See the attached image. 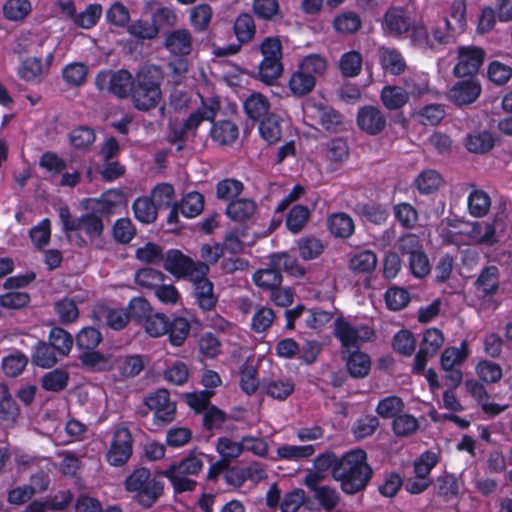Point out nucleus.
<instances>
[{"label": "nucleus", "mask_w": 512, "mask_h": 512, "mask_svg": "<svg viewBox=\"0 0 512 512\" xmlns=\"http://www.w3.org/2000/svg\"><path fill=\"white\" fill-rule=\"evenodd\" d=\"M364 450L355 449L344 454L334 466L332 476L341 483L346 494H355L363 490L372 476Z\"/></svg>", "instance_id": "nucleus-1"}, {"label": "nucleus", "mask_w": 512, "mask_h": 512, "mask_svg": "<svg viewBox=\"0 0 512 512\" xmlns=\"http://www.w3.org/2000/svg\"><path fill=\"white\" fill-rule=\"evenodd\" d=\"M163 75L156 66H145L136 75L131 93L133 106L140 111H150L162 101Z\"/></svg>", "instance_id": "nucleus-2"}, {"label": "nucleus", "mask_w": 512, "mask_h": 512, "mask_svg": "<svg viewBox=\"0 0 512 512\" xmlns=\"http://www.w3.org/2000/svg\"><path fill=\"white\" fill-rule=\"evenodd\" d=\"M205 458L208 456L193 449L180 461L172 463L167 469L160 471L159 475L169 480L175 493L194 491L197 482L190 477L201 473Z\"/></svg>", "instance_id": "nucleus-3"}, {"label": "nucleus", "mask_w": 512, "mask_h": 512, "mask_svg": "<svg viewBox=\"0 0 512 512\" xmlns=\"http://www.w3.org/2000/svg\"><path fill=\"white\" fill-rule=\"evenodd\" d=\"M124 488L144 508L152 507L164 493V483L145 467L134 469L125 479Z\"/></svg>", "instance_id": "nucleus-4"}, {"label": "nucleus", "mask_w": 512, "mask_h": 512, "mask_svg": "<svg viewBox=\"0 0 512 512\" xmlns=\"http://www.w3.org/2000/svg\"><path fill=\"white\" fill-rule=\"evenodd\" d=\"M450 231L449 240L457 245L492 246L498 241L494 223L487 221L472 222L462 228Z\"/></svg>", "instance_id": "nucleus-5"}, {"label": "nucleus", "mask_w": 512, "mask_h": 512, "mask_svg": "<svg viewBox=\"0 0 512 512\" xmlns=\"http://www.w3.org/2000/svg\"><path fill=\"white\" fill-rule=\"evenodd\" d=\"M164 268L174 276L193 278L207 275L209 266L199 261H193L179 250H170L164 259Z\"/></svg>", "instance_id": "nucleus-6"}, {"label": "nucleus", "mask_w": 512, "mask_h": 512, "mask_svg": "<svg viewBox=\"0 0 512 512\" xmlns=\"http://www.w3.org/2000/svg\"><path fill=\"white\" fill-rule=\"evenodd\" d=\"M95 83L99 90L110 92L120 98L132 93L134 86L132 75L126 70L101 71Z\"/></svg>", "instance_id": "nucleus-7"}, {"label": "nucleus", "mask_w": 512, "mask_h": 512, "mask_svg": "<svg viewBox=\"0 0 512 512\" xmlns=\"http://www.w3.org/2000/svg\"><path fill=\"white\" fill-rule=\"evenodd\" d=\"M132 445L133 439L130 430L126 427L116 428L106 453V461L114 467L123 466L132 455Z\"/></svg>", "instance_id": "nucleus-8"}, {"label": "nucleus", "mask_w": 512, "mask_h": 512, "mask_svg": "<svg viewBox=\"0 0 512 512\" xmlns=\"http://www.w3.org/2000/svg\"><path fill=\"white\" fill-rule=\"evenodd\" d=\"M335 337L347 351L357 350L362 342L372 337V331L366 326H354L344 318H337L334 322Z\"/></svg>", "instance_id": "nucleus-9"}, {"label": "nucleus", "mask_w": 512, "mask_h": 512, "mask_svg": "<svg viewBox=\"0 0 512 512\" xmlns=\"http://www.w3.org/2000/svg\"><path fill=\"white\" fill-rule=\"evenodd\" d=\"M54 60L52 52L45 58L30 56L23 59L18 68L17 74L25 82L40 83L48 74Z\"/></svg>", "instance_id": "nucleus-10"}, {"label": "nucleus", "mask_w": 512, "mask_h": 512, "mask_svg": "<svg viewBox=\"0 0 512 512\" xmlns=\"http://www.w3.org/2000/svg\"><path fill=\"white\" fill-rule=\"evenodd\" d=\"M145 404L154 414L157 424H168L172 422L176 414V404L170 399L166 389H158L145 398Z\"/></svg>", "instance_id": "nucleus-11"}, {"label": "nucleus", "mask_w": 512, "mask_h": 512, "mask_svg": "<svg viewBox=\"0 0 512 512\" xmlns=\"http://www.w3.org/2000/svg\"><path fill=\"white\" fill-rule=\"evenodd\" d=\"M449 25V21L444 20V28L435 27L431 29V32H428L422 23L413 22L410 28V38L414 45L421 49H435L445 42Z\"/></svg>", "instance_id": "nucleus-12"}, {"label": "nucleus", "mask_w": 512, "mask_h": 512, "mask_svg": "<svg viewBox=\"0 0 512 512\" xmlns=\"http://www.w3.org/2000/svg\"><path fill=\"white\" fill-rule=\"evenodd\" d=\"M485 57L483 49L475 46H462L458 49V62L453 68L456 77L471 76L481 67Z\"/></svg>", "instance_id": "nucleus-13"}, {"label": "nucleus", "mask_w": 512, "mask_h": 512, "mask_svg": "<svg viewBox=\"0 0 512 512\" xmlns=\"http://www.w3.org/2000/svg\"><path fill=\"white\" fill-rule=\"evenodd\" d=\"M260 389L268 397L284 401L294 392L295 382L288 375H270L262 379Z\"/></svg>", "instance_id": "nucleus-14"}, {"label": "nucleus", "mask_w": 512, "mask_h": 512, "mask_svg": "<svg viewBox=\"0 0 512 512\" xmlns=\"http://www.w3.org/2000/svg\"><path fill=\"white\" fill-rule=\"evenodd\" d=\"M93 201L97 205L96 210L98 213L110 215L125 209L128 204V197L121 189H110Z\"/></svg>", "instance_id": "nucleus-15"}, {"label": "nucleus", "mask_w": 512, "mask_h": 512, "mask_svg": "<svg viewBox=\"0 0 512 512\" xmlns=\"http://www.w3.org/2000/svg\"><path fill=\"white\" fill-rule=\"evenodd\" d=\"M413 24L407 12L398 7H391L384 15L383 29L390 35H402L410 31Z\"/></svg>", "instance_id": "nucleus-16"}, {"label": "nucleus", "mask_w": 512, "mask_h": 512, "mask_svg": "<svg viewBox=\"0 0 512 512\" xmlns=\"http://www.w3.org/2000/svg\"><path fill=\"white\" fill-rule=\"evenodd\" d=\"M480 93V84L474 79H467L455 83L448 92V98L457 105H467L474 102Z\"/></svg>", "instance_id": "nucleus-17"}, {"label": "nucleus", "mask_w": 512, "mask_h": 512, "mask_svg": "<svg viewBox=\"0 0 512 512\" xmlns=\"http://www.w3.org/2000/svg\"><path fill=\"white\" fill-rule=\"evenodd\" d=\"M193 39L187 29H176L169 32L164 47L174 56H186L192 51Z\"/></svg>", "instance_id": "nucleus-18"}, {"label": "nucleus", "mask_w": 512, "mask_h": 512, "mask_svg": "<svg viewBox=\"0 0 512 512\" xmlns=\"http://www.w3.org/2000/svg\"><path fill=\"white\" fill-rule=\"evenodd\" d=\"M357 122L359 127L370 135L378 134L386 125L383 113L373 106H366L360 109L357 115Z\"/></svg>", "instance_id": "nucleus-19"}, {"label": "nucleus", "mask_w": 512, "mask_h": 512, "mask_svg": "<svg viewBox=\"0 0 512 512\" xmlns=\"http://www.w3.org/2000/svg\"><path fill=\"white\" fill-rule=\"evenodd\" d=\"M194 284V297L198 306L204 311L212 310L217 303V296L214 294L213 284L206 278V275L190 279Z\"/></svg>", "instance_id": "nucleus-20"}, {"label": "nucleus", "mask_w": 512, "mask_h": 512, "mask_svg": "<svg viewBox=\"0 0 512 512\" xmlns=\"http://www.w3.org/2000/svg\"><path fill=\"white\" fill-rule=\"evenodd\" d=\"M220 109L219 100L216 97H209L202 100V106L191 113L185 121L186 130H196L203 121H213Z\"/></svg>", "instance_id": "nucleus-21"}, {"label": "nucleus", "mask_w": 512, "mask_h": 512, "mask_svg": "<svg viewBox=\"0 0 512 512\" xmlns=\"http://www.w3.org/2000/svg\"><path fill=\"white\" fill-rule=\"evenodd\" d=\"M288 126V122L274 114L268 115L262 119L259 124V133L268 144L279 142L283 136V130Z\"/></svg>", "instance_id": "nucleus-22"}, {"label": "nucleus", "mask_w": 512, "mask_h": 512, "mask_svg": "<svg viewBox=\"0 0 512 512\" xmlns=\"http://www.w3.org/2000/svg\"><path fill=\"white\" fill-rule=\"evenodd\" d=\"M256 203L250 198H238L229 202L226 207L227 216L239 223H246L256 213Z\"/></svg>", "instance_id": "nucleus-23"}, {"label": "nucleus", "mask_w": 512, "mask_h": 512, "mask_svg": "<svg viewBox=\"0 0 512 512\" xmlns=\"http://www.w3.org/2000/svg\"><path fill=\"white\" fill-rule=\"evenodd\" d=\"M243 108L249 119L259 120L268 115L270 102L265 95L259 92H252L243 101Z\"/></svg>", "instance_id": "nucleus-24"}, {"label": "nucleus", "mask_w": 512, "mask_h": 512, "mask_svg": "<svg viewBox=\"0 0 512 512\" xmlns=\"http://www.w3.org/2000/svg\"><path fill=\"white\" fill-rule=\"evenodd\" d=\"M378 55L380 64L387 73L399 75L405 71L406 62L398 50L382 47L379 49Z\"/></svg>", "instance_id": "nucleus-25"}, {"label": "nucleus", "mask_w": 512, "mask_h": 512, "mask_svg": "<svg viewBox=\"0 0 512 512\" xmlns=\"http://www.w3.org/2000/svg\"><path fill=\"white\" fill-rule=\"evenodd\" d=\"M316 448L312 444L290 445L283 444L276 449L277 459L285 461H301L314 455Z\"/></svg>", "instance_id": "nucleus-26"}, {"label": "nucleus", "mask_w": 512, "mask_h": 512, "mask_svg": "<svg viewBox=\"0 0 512 512\" xmlns=\"http://www.w3.org/2000/svg\"><path fill=\"white\" fill-rule=\"evenodd\" d=\"M498 284V268L495 266L485 268L475 282L478 296L484 298L495 294Z\"/></svg>", "instance_id": "nucleus-27"}, {"label": "nucleus", "mask_w": 512, "mask_h": 512, "mask_svg": "<svg viewBox=\"0 0 512 512\" xmlns=\"http://www.w3.org/2000/svg\"><path fill=\"white\" fill-rule=\"evenodd\" d=\"M468 343L463 340L460 347H447L441 354V369H450L459 367L468 357Z\"/></svg>", "instance_id": "nucleus-28"}, {"label": "nucleus", "mask_w": 512, "mask_h": 512, "mask_svg": "<svg viewBox=\"0 0 512 512\" xmlns=\"http://www.w3.org/2000/svg\"><path fill=\"white\" fill-rule=\"evenodd\" d=\"M328 229L332 235L340 238H347L354 232L352 218L343 212L332 214L327 221Z\"/></svg>", "instance_id": "nucleus-29"}, {"label": "nucleus", "mask_w": 512, "mask_h": 512, "mask_svg": "<svg viewBox=\"0 0 512 512\" xmlns=\"http://www.w3.org/2000/svg\"><path fill=\"white\" fill-rule=\"evenodd\" d=\"M316 85L313 76L305 73L299 67L290 76L288 87L295 96H304L310 93Z\"/></svg>", "instance_id": "nucleus-30"}, {"label": "nucleus", "mask_w": 512, "mask_h": 512, "mask_svg": "<svg viewBox=\"0 0 512 512\" xmlns=\"http://www.w3.org/2000/svg\"><path fill=\"white\" fill-rule=\"evenodd\" d=\"M443 183L441 174L434 169L422 171L415 179V186L421 194H432L436 192Z\"/></svg>", "instance_id": "nucleus-31"}, {"label": "nucleus", "mask_w": 512, "mask_h": 512, "mask_svg": "<svg viewBox=\"0 0 512 512\" xmlns=\"http://www.w3.org/2000/svg\"><path fill=\"white\" fill-rule=\"evenodd\" d=\"M296 245L299 256L305 261L318 258L325 249L324 243L314 236L302 237L297 240Z\"/></svg>", "instance_id": "nucleus-32"}, {"label": "nucleus", "mask_w": 512, "mask_h": 512, "mask_svg": "<svg viewBox=\"0 0 512 512\" xmlns=\"http://www.w3.org/2000/svg\"><path fill=\"white\" fill-rule=\"evenodd\" d=\"M132 209L135 218L141 223L149 224L157 219V206L148 196L137 198L132 205Z\"/></svg>", "instance_id": "nucleus-33"}, {"label": "nucleus", "mask_w": 512, "mask_h": 512, "mask_svg": "<svg viewBox=\"0 0 512 512\" xmlns=\"http://www.w3.org/2000/svg\"><path fill=\"white\" fill-rule=\"evenodd\" d=\"M377 265V256L371 250H363L351 255L349 268L355 273L372 272Z\"/></svg>", "instance_id": "nucleus-34"}, {"label": "nucleus", "mask_w": 512, "mask_h": 512, "mask_svg": "<svg viewBox=\"0 0 512 512\" xmlns=\"http://www.w3.org/2000/svg\"><path fill=\"white\" fill-rule=\"evenodd\" d=\"M282 72V60L263 58L258 66L257 79L267 85H272Z\"/></svg>", "instance_id": "nucleus-35"}, {"label": "nucleus", "mask_w": 512, "mask_h": 512, "mask_svg": "<svg viewBox=\"0 0 512 512\" xmlns=\"http://www.w3.org/2000/svg\"><path fill=\"white\" fill-rule=\"evenodd\" d=\"M468 210L473 217H484L491 207L489 195L480 189H474L468 196Z\"/></svg>", "instance_id": "nucleus-36"}, {"label": "nucleus", "mask_w": 512, "mask_h": 512, "mask_svg": "<svg viewBox=\"0 0 512 512\" xmlns=\"http://www.w3.org/2000/svg\"><path fill=\"white\" fill-rule=\"evenodd\" d=\"M145 367V359L141 355H127L120 357L116 362V368L124 378L135 377Z\"/></svg>", "instance_id": "nucleus-37"}, {"label": "nucleus", "mask_w": 512, "mask_h": 512, "mask_svg": "<svg viewBox=\"0 0 512 512\" xmlns=\"http://www.w3.org/2000/svg\"><path fill=\"white\" fill-rule=\"evenodd\" d=\"M409 99L405 89L399 86H385L381 91V100L389 110H396L404 106Z\"/></svg>", "instance_id": "nucleus-38"}, {"label": "nucleus", "mask_w": 512, "mask_h": 512, "mask_svg": "<svg viewBox=\"0 0 512 512\" xmlns=\"http://www.w3.org/2000/svg\"><path fill=\"white\" fill-rule=\"evenodd\" d=\"M97 317L113 330H120L124 328L129 321V316L123 309L108 307H99L97 310Z\"/></svg>", "instance_id": "nucleus-39"}, {"label": "nucleus", "mask_w": 512, "mask_h": 512, "mask_svg": "<svg viewBox=\"0 0 512 512\" xmlns=\"http://www.w3.org/2000/svg\"><path fill=\"white\" fill-rule=\"evenodd\" d=\"M211 137L221 145L231 144L238 137V127L231 121H219L213 125Z\"/></svg>", "instance_id": "nucleus-40"}, {"label": "nucleus", "mask_w": 512, "mask_h": 512, "mask_svg": "<svg viewBox=\"0 0 512 512\" xmlns=\"http://www.w3.org/2000/svg\"><path fill=\"white\" fill-rule=\"evenodd\" d=\"M408 96L420 98L430 92L428 75L423 72L410 74L404 81Z\"/></svg>", "instance_id": "nucleus-41"}, {"label": "nucleus", "mask_w": 512, "mask_h": 512, "mask_svg": "<svg viewBox=\"0 0 512 512\" xmlns=\"http://www.w3.org/2000/svg\"><path fill=\"white\" fill-rule=\"evenodd\" d=\"M57 351L55 347L49 342H40L35 347V350L32 354V360L33 362L42 368H50L54 366L57 361Z\"/></svg>", "instance_id": "nucleus-42"}, {"label": "nucleus", "mask_w": 512, "mask_h": 512, "mask_svg": "<svg viewBox=\"0 0 512 512\" xmlns=\"http://www.w3.org/2000/svg\"><path fill=\"white\" fill-rule=\"evenodd\" d=\"M349 373L356 378L365 377L370 370V358L365 353L357 350L350 352L346 359Z\"/></svg>", "instance_id": "nucleus-43"}, {"label": "nucleus", "mask_w": 512, "mask_h": 512, "mask_svg": "<svg viewBox=\"0 0 512 512\" xmlns=\"http://www.w3.org/2000/svg\"><path fill=\"white\" fill-rule=\"evenodd\" d=\"M88 67L83 62H72L62 69V77L67 85L72 87L81 86L87 77Z\"/></svg>", "instance_id": "nucleus-44"}, {"label": "nucleus", "mask_w": 512, "mask_h": 512, "mask_svg": "<svg viewBox=\"0 0 512 512\" xmlns=\"http://www.w3.org/2000/svg\"><path fill=\"white\" fill-rule=\"evenodd\" d=\"M77 230H83L92 241L101 237L104 225L100 217L93 213H86L78 218Z\"/></svg>", "instance_id": "nucleus-45"}, {"label": "nucleus", "mask_w": 512, "mask_h": 512, "mask_svg": "<svg viewBox=\"0 0 512 512\" xmlns=\"http://www.w3.org/2000/svg\"><path fill=\"white\" fill-rule=\"evenodd\" d=\"M29 0H7L3 5L4 17L11 21H21L31 12Z\"/></svg>", "instance_id": "nucleus-46"}, {"label": "nucleus", "mask_w": 512, "mask_h": 512, "mask_svg": "<svg viewBox=\"0 0 512 512\" xmlns=\"http://www.w3.org/2000/svg\"><path fill=\"white\" fill-rule=\"evenodd\" d=\"M298 67L305 73L313 76L314 80L323 76L327 70V60L319 54H310L304 57Z\"/></svg>", "instance_id": "nucleus-47"}, {"label": "nucleus", "mask_w": 512, "mask_h": 512, "mask_svg": "<svg viewBox=\"0 0 512 512\" xmlns=\"http://www.w3.org/2000/svg\"><path fill=\"white\" fill-rule=\"evenodd\" d=\"M444 344L443 333L436 328H429L424 331L420 349L422 353L434 356Z\"/></svg>", "instance_id": "nucleus-48"}, {"label": "nucleus", "mask_w": 512, "mask_h": 512, "mask_svg": "<svg viewBox=\"0 0 512 512\" xmlns=\"http://www.w3.org/2000/svg\"><path fill=\"white\" fill-rule=\"evenodd\" d=\"M49 342L55 347L59 356H67L73 346L72 336L60 327H54L49 334Z\"/></svg>", "instance_id": "nucleus-49"}, {"label": "nucleus", "mask_w": 512, "mask_h": 512, "mask_svg": "<svg viewBox=\"0 0 512 512\" xmlns=\"http://www.w3.org/2000/svg\"><path fill=\"white\" fill-rule=\"evenodd\" d=\"M234 32L237 39L241 43L251 41L255 35L256 27L251 15L244 13L240 14L234 23Z\"/></svg>", "instance_id": "nucleus-50"}, {"label": "nucleus", "mask_w": 512, "mask_h": 512, "mask_svg": "<svg viewBox=\"0 0 512 512\" xmlns=\"http://www.w3.org/2000/svg\"><path fill=\"white\" fill-rule=\"evenodd\" d=\"M339 69L345 77H356L362 69V56L357 51L344 53L339 61Z\"/></svg>", "instance_id": "nucleus-51"}, {"label": "nucleus", "mask_w": 512, "mask_h": 512, "mask_svg": "<svg viewBox=\"0 0 512 512\" xmlns=\"http://www.w3.org/2000/svg\"><path fill=\"white\" fill-rule=\"evenodd\" d=\"M310 212L306 206L295 205L286 217L287 229L296 234L299 233L307 224Z\"/></svg>", "instance_id": "nucleus-52"}, {"label": "nucleus", "mask_w": 512, "mask_h": 512, "mask_svg": "<svg viewBox=\"0 0 512 512\" xmlns=\"http://www.w3.org/2000/svg\"><path fill=\"white\" fill-rule=\"evenodd\" d=\"M203 205V196L198 192H190L182 198L178 207L185 217L194 218L202 212Z\"/></svg>", "instance_id": "nucleus-53"}, {"label": "nucleus", "mask_w": 512, "mask_h": 512, "mask_svg": "<svg viewBox=\"0 0 512 512\" xmlns=\"http://www.w3.org/2000/svg\"><path fill=\"white\" fill-rule=\"evenodd\" d=\"M54 311L62 324L75 322L79 316V310L74 300L63 298L54 303Z\"/></svg>", "instance_id": "nucleus-54"}, {"label": "nucleus", "mask_w": 512, "mask_h": 512, "mask_svg": "<svg viewBox=\"0 0 512 512\" xmlns=\"http://www.w3.org/2000/svg\"><path fill=\"white\" fill-rule=\"evenodd\" d=\"M151 200L157 206V209H167L175 199V192L172 185L168 183H161L156 185L151 191Z\"/></svg>", "instance_id": "nucleus-55"}, {"label": "nucleus", "mask_w": 512, "mask_h": 512, "mask_svg": "<svg viewBox=\"0 0 512 512\" xmlns=\"http://www.w3.org/2000/svg\"><path fill=\"white\" fill-rule=\"evenodd\" d=\"M243 452L247 451L259 458H266L269 453V439L266 437L244 435L241 437Z\"/></svg>", "instance_id": "nucleus-56"}, {"label": "nucleus", "mask_w": 512, "mask_h": 512, "mask_svg": "<svg viewBox=\"0 0 512 512\" xmlns=\"http://www.w3.org/2000/svg\"><path fill=\"white\" fill-rule=\"evenodd\" d=\"M19 416V408L12 399L5 386L2 387V396L0 398V419L8 425L15 423Z\"/></svg>", "instance_id": "nucleus-57"}, {"label": "nucleus", "mask_w": 512, "mask_h": 512, "mask_svg": "<svg viewBox=\"0 0 512 512\" xmlns=\"http://www.w3.org/2000/svg\"><path fill=\"white\" fill-rule=\"evenodd\" d=\"M253 280L257 286L263 289L272 290L280 285L282 277L276 267L273 266L272 268H265L256 271L253 275Z\"/></svg>", "instance_id": "nucleus-58"}, {"label": "nucleus", "mask_w": 512, "mask_h": 512, "mask_svg": "<svg viewBox=\"0 0 512 512\" xmlns=\"http://www.w3.org/2000/svg\"><path fill=\"white\" fill-rule=\"evenodd\" d=\"M274 311L265 306H259L253 313L251 319V329L255 333H262L269 329L275 320Z\"/></svg>", "instance_id": "nucleus-59"}, {"label": "nucleus", "mask_w": 512, "mask_h": 512, "mask_svg": "<svg viewBox=\"0 0 512 512\" xmlns=\"http://www.w3.org/2000/svg\"><path fill=\"white\" fill-rule=\"evenodd\" d=\"M216 450L225 461L236 459L243 453L242 439L236 441L229 437H220L216 443Z\"/></svg>", "instance_id": "nucleus-60"}, {"label": "nucleus", "mask_w": 512, "mask_h": 512, "mask_svg": "<svg viewBox=\"0 0 512 512\" xmlns=\"http://www.w3.org/2000/svg\"><path fill=\"white\" fill-rule=\"evenodd\" d=\"M163 280L164 274L153 268L139 269L135 273V282L142 288L156 290Z\"/></svg>", "instance_id": "nucleus-61"}, {"label": "nucleus", "mask_w": 512, "mask_h": 512, "mask_svg": "<svg viewBox=\"0 0 512 512\" xmlns=\"http://www.w3.org/2000/svg\"><path fill=\"white\" fill-rule=\"evenodd\" d=\"M465 146L470 152L485 153L493 148L494 138L488 132L472 134L467 136Z\"/></svg>", "instance_id": "nucleus-62"}, {"label": "nucleus", "mask_w": 512, "mask_h": 512, "mask_svg": "<svg viewBox=\"0 0 512 512\" xmlns=\"http://www.w3.org/2000/svg\"><path fill=\"white\" fill-rule=\"evenodd\" d=\"M190 331L189 322L183 317L175 318L168 327L169 340L173 346H181Z\"/></svg>", "instance_id": "nucleus-63"}, {"label": "nucleus", "mask_w": 512, "mask_h": 512, "mask_svg": "<svg viewBox=\"0 0 512 512\" xmlns=\"http://www.w3.org/2000/svg\"><path fill=\"white\" fill-rule=\"evenodd\" d=\"M410 301V295L407 290L400 287H390L385 293V302L387 307L393 311H399L405 308Z\"/></svg>", "instance_id": "nucleus-64"}]
</instances>
